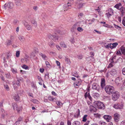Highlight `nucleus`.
I'll return each instance as SVG.
<instances>
[{"label": "nucleus", "instance_id": "a878e982", "mask_svg": "<svg viewBox=\"0 0 125 125\" xmlns=\"http://www.w3.org/2000/svg\"><path fill=\"white\" fill-rule=\"evenodd\" d=\"M81 123L80 122L78 121H75L72 123L73 125H80Z\"/></svg>", "mask_w": 125, "mask_h": 125}, {"label": "nucleus", "instance_id": "412c9836", "mask_svg": "<svg viewBox=\"0 0 125 125\" xmlns=\"http://www.w3.org/2000/svg\"><path fill=\"white\" fill-rule=\"evenodd\" d=\"M18 38L19 40L21 42H23L25 40V38L22 35H19Z\"/></svg>", "mask_w": 125, "mask_h": 125}, {"label": "nucleus", "instance_id": "a211bd4d", "mask_svg": "<svg viewBox=\"0 0 125 125\" xmlns=\"http://www.w3.org/2000/svg\"><path fill=\"white\" fill-rule=\"evenodd\" d=\"M80 115V111L79 109H78L76 112L75 113L74 115V117L75 118H77Z\"/></svg>", "mask_w": 125, "mask_h": 125}, {"label": "nucleus", "instance_id": "9b49d317", "mask_svg": "<svg viewBox=\"0 0 125 125\" xmlns=\"http://www.w3.org/2000/svg\"><path fill=\"white\" fill-rule=\"evenodd\" d=\"M104 119L108 122H110L111 121L112 117L110 115H104L103 116Z\"/></svg>", "mask_w": 125, "mask_h": 125}, {"label": "nucleus", "instance_id": "69168bd1", "mask_svg": "<svg viewBox=\"0 0 125 125\" xmlns=\"http://www.w3.org/2000/svg\"><path fill=\"white\" fill-rule=\"evenodd\" d=\"M122 24L125 26V18L123 19L122 21Z\"/></svg>", "mask_w": 125, "mask_h": 125}, {"label": "nucleus", "instance_id": "6e6552de", "mask_svg": "<svg viewBox=\"0 0 125 125\" xmlns=\"http://www.w3.org/2000/svg\"><path fill=\"white\" fill-rule=\"evenodd\" d=\"M96 104L98 108L103 109L104 108L105 106L102 102L99 101H97Z\"/></svg>", "mask_w": 125, "mask_h": 125}, {"label": "nucleus", "instance_id": "1a4fd4ad", "mask_svg": "<svg viewBox=\"0 0 125 125\" xmlns=\"http://www.w3.org/2000/svg\"><path fill=\"white\" fill-rule=\"evenodd\" d=\"M124 106L123 103H121V104H115L114 106V107L116 109H121L123 108Z\"/></svg>", "mask_w": 125, "mask_h": 125}, {"label": "nucleus", "instance_id": "aec40b11", "mask_svg": "<svg viewBox=\"0 0 125 125\" xmlns=\"http://www.w3.org/2000/svg\"><path fill=\"white\" fill-rule=\"evenodd\" d=\"M122 7V4L120 3L116 4L114 7L116 8L117 10H119L120 8Z\"/></svg>", "mask_w": 125, "mask_h": 125}, {"label": "nucleus", "instance_id": "79ce46f5", "mask_svg": "<svg viewBox=\"0 0 125 125\" xmlns=\"http://www.w3.org/2000/svg\"><path fill=\"white\" fill-rule=\"evenodd\" d=\"M114 25L115 28L118 29L119 30H120V29H121V27L118 26V25H115V24H114Z\"/></svg>", "mask_w": 125, "mask_h": 125}, {"label": "nucleus", "instance_id": "5fc2aeb1", "mask_svg": "<svg viewBox=\"0 0 125 125\" xmlns=\"http://www.w3.org/2000/svg\"><path fill=\"white\" fill-rule=\"evenodd\" d=\"M31 101L34 103H37L38 102L37 100L34 99H32Z\"/></svg>", "mask_w": 125, "mask_h": 125}, {"label": "nucleus", "instance_id": "4468645a", "mask_svg": "<svg viewBox=\"0 0 125 125\" xmlns=\"http://www.w3.org/2000/svg\"><path fill=\"white\" fill-rule=\"evenodd\" d=\"M92 88L93 89L96 90L98 91H99V87L97 83H94L92 85Z\"/></svg>", "mask_w": 125, "mask_h": 125}, {"label": "nucleus", "instance_id": "ea45409f", "mask_svg": "<svg viewBox=\"0 0 125 125\" xmlns=\"http://www.w3.org/2000/svg\"><path fill=\"white\" fill-rule=\"evenodd\" d=\"M45 77L47 79H49V74L48 73H45Z\"/></svg>", "mask_w": 125, "mask_h": 125}, {"label": "nucleus", "instance_id": "cd10ccee", "mask_svg": "<svg viewBox=\"0 0 125 125\" xmlns=\"http://www.w3.org/2000/svg\"><path fill=\"white\" fill-rule=\"evenodd\" d=\"M12 106L13 108V109L15 110L17 109V106L16 104L15 103H13L12 104Z\"/></svg>", "mask_w": 125, "mask_h": 125}, {"label": "nucleus", "instance_id": "f8f14e48", "mask_svg": "<svg viewBox=\"0 0 125 125\" xmlns=\"http://www.w3.org/2000/svg\"><path fill=\"white\" fill-rule=\"evenodd\" d=\"M105 86V81L104 79L102 78L101 80V86L102 89H103Z\"/></svg>", "mask_w": 125, "mask_h": 125}, {"label": "nucleus", "instance_id": "72a5a7b5", "mask_svg": "<svg viewBox=\"0 0 125 125\" xmlns=\"http://www.w3.org/2000/svg\"><path fill=\"white\" fill-rule=\"evenodd\" d=\"M77 30L78 31L81 32L83 31V29L81 27L79 26V27L77 28Z\"/></svg>", "mask_w": 125, "mask_h": 125}, {"label": "nucleus", "instance_id": "dca6fc26", "mask_svg": "<svg viewBox=\"0 0 125 125\" xmlns=\"http://www.w3.org/2000/svg\"><path fill=\"white\" fill-rule=\"evenodd\" d=\"M71 6V4L69 3H67L64 4L63 6L64 11H65L66 10H67L70 9V8L69 7Z\"/></svg>", "mask_w": 125, "mask_h": 125}, {"label": "nucleus", "instance_id": "3c124183", "mask_svg": "<svg viewBox=\"0 0 125 125\" xmlns=\"http://www.w3.org/2000/svg\"><path fill=\"white\" fill-rule=\"evenodd\" d=\"M116 57V56H113L111 59V61H112V62H114V59H115Z\"/></svg>", "mask_w": 125, "mask_h": 125}, {"label": "nucleus", "instance_id": "393cba45", "mask_svg": "<svg viewBox=\"0 0 125 125\" xmlns=\"http://www.w3.org/2000/svg\"><path fill=\"white\" fill-rule=\"evenodd\" d=\"M56 103L59 106H60L62 105V103L60 101H56Z\"/></svg>", "mask_w": 125, "mask_h": 125}, {"label": "nucleus", "instance_id": "c03bdc74", "mask_svg": "<svg viewBox=\"0 0 125 125\" xmlns=\"http://www.w3.org/2000/svg\"><path fill=\"white\" fill-rule=\"evenodd\" d=\"M103 26L104 27H106L111 28L112 27V26H111L110 25H109L107 24H105V25H104Z\"/></svg>", "mask_w": 125, "mask_h": 125}, {"label": "nucleus", "instance_id": "0e129e2a", "mask_svg": "<svg viewBox=\"0 0 125 125\" xmlns=\"http://www.w3.org/2000/svg\"><path fill=\"white\" fill-rule=\"evenodd\" d=\"M90 54L91 55V57H93L94 56V52H91Z\"/></svg>", "mask_w": 125, "mask_h": 125}, {"label": "nucleus", "instance_id": "5701e85b", "mask_svg": "<svg viewBox=\"0 0 125 125\" xmlns=\"http://www.w3.org/2000/svg\"><path fill=\"white\" fill-rule=\"evenodd\" d=\"M39 55L42 57V58L44 60H45L47 59V56L45 54H43L42 53H41L39 54Z\"/></svg>", "mask_w": 125, "mask_h": 125}, {"label": "nucleus", "instance_id": "37998d69", "mask_svg": "<svg viewBox=\"0 0 125 125\" xmlns=\"http://www.w3.org/2000/svg\"><path fill=\"white\" fill-rule=\"evenodd\" d=\"M60 45L61 47H65L66 46L63 42H61L60 43Z\"/></svg>", "mask_w": 125, "mask_h": 125}, {"label": "nucleus", "instance_id": "c9c22d12", "mask_svg": "<svg viewBox=\"0 0 125 125\" xmlns=\"http://www.w3.org/2000/svg\"><path fill=\"white\" fill-rule=\"evenodd\" d=\"M111 62L108 65L107 67V68H111V67H112L113 66V63L114 62H112V61H111Z\"/></svg>", "mask_w": 125, "mask_h": 125}, {"label": "nucleus", "instance_id": "4c0bfd02", "mask_svg": "<svg viewBox=\"0 0 125 125\" xmlns=\"http://www.w3.org/2000/svg\"><path fill=\"white\" fill-rule=\"evenodd\" d=\"M87 116V115H85L83 117V122H85L86 120V117Z\"/></svg>", "mask_w": 125, "mask_h": 125}, {"label": "nucleus", "instance_id": "09e8293b", "mask_svg": "<svg viewBox=\"0 0 125 125\" xmlns=\"http://www.w3.org/2000/svg\"><path fill=\"white\" fill-rule=\"evenodd\" d=\"M45 63L47 67H49V66H50L49 62L48 61H45Z\"/></svg>", "mask_w": 125, "mask_h": 125}, {"label": "nucleus", "instance_id": "ddd939ff", "mask_svg": "<svg viewBox=\"0 0 125 125\" xmlns=\"http://www.w3.org/2000/svg\"><path fill=\"white\" fill-rule=\"evenodd\" d=\"M114 119L116 122H118L119 120V115L117 113H116L114 114Z\"/></svg>", "mask_w": 125, "mask_h": 125}, {"label": "nucleus", "instance_id": "c85d7f7f", "mask_svg": "<svg viewBox=\"0 0 125 125\" xmlns=\"http://www.w3.org/2000/svg\"><path fill=\"white\" fill-rule=\"evenodd\" d=\"M21 0H16L15 3L16 4V5L19 6L21 4Z\"/></svg>", "mask_w": 125, "mask_h": 125}, {"label": "nucleus", "instance_id": "de8ad7c7", "mask_svg": "<svg viewBox=\"0 0 125 125\" xmlns=\"http://www.w3.org/2000/svg\"><path fill=\"white\" fill-rule=\"evenodd\" d=\"M20 54V52L19 51H17L16 52V56L17 57H19Z\"/></svg>", "mask_w": 125, "mask_h": 125}, {"label": "nucleus", "instance_id": "20e7f679", "mask_svg": "<svg viewBox=\"0 0 125 125\" xmlns=\"http://www.w3.org/2000/svg\"><path fill=\"white\" fill-rule=\"evenodd\" d=\"M106 14L108 18H109V17L113 15V10L111 8H110L106 11Z\"/></svg>", "mask_w": 125, "mask_h": 125}, {"label": "nucleus", "instance_id": "9d476101", "mask_svg": "<svg viewBox=\"0 0 125 125\" xmlns=\"http://www.w3.org/2000/svg\"><path fill=\"white\" fill-rule=\"evenodd\" d=\"M83 5V4L81 0H78L76 2L75 6L77 7L79 9L82 8Z\"/></svg>", "mask_w": 125, "mask_h": 125}, {"label": "nucleus", "instance_id": "a19ab883", "mask_svg": "<svg viewBox=\"0 0 125 125\" xmlns=\"http://www.w3.org/2000/svg\"><path fill=\"white\" fill-rule=\"evenodd\" d=\"M49 45L50 46H55V45L52 42H50L49 43Z\"/></svg>", "mask_w": 125, "mask_h": 125}, {"label": "nucleus", "instance_id": "2f4dec72", "mask_svg": "<svg viewBox=\"0 0 125 125\" xmlns=\"http://www.w3.org/2000/svg\"><path fill=\"white\" fill-rule=\"evenodd\" d=\"M11 43V41L10 40H7L5 43L8 46L10 45Z\"/></svg>", "mask_w": 125, "mask_h": 125}, {"label": "nucleus", "instance_id": "c756f323", "mask_svg": "<svg viewBox=\"0 0 125 125\" xmlns=\"http://www.w3.org/2000/svg\"><path fill=\"white\" fill-rule=\"evenodd\" d=\"M5 75L6 77L8 79L10 78V73L9 72H6L5 73Z\"/></svg>", "mask_w": 125, "mask_h": 125}, {"label": "nucleus", "instance_id": "4be33fe9", "mask_svg": "<svg viewBox=\"0 0 125 125\" xmlns=\"http://www.w3.org/2000/svg\"><path fill=\"white\" fill-rule=\"evenodd\" d=\"M12 97L16 101H17L19 100V97L18 94H15L12 95Z\"/></svg>", "mask_w": 125, "mask_h": 125}, {"label": "nucleus", "instance_id": "338daca9", "mask_svg": "<svg viewBox=\"0 0 125 125\" xmlns=\"http://www.w3.org/2000/svg\"><path fill=\"white\" fill-rule=\"evenodd\" d=\"M20 82L19 80H17L16 82V84L18 85H20Z\"/></svg>", "mask_w": 125, "mask_h": 125}, {"label": "nucleus", "instance_id": "49530a36", "mask_svg": "<svg viewBox=\"0 0 125 125\" xmlns=\"http://www.w3.org/2000/svg\"><path fill=\"white\" fill-rule=\"evenodd\" d=\"M116 54L117 55L119 56H121L122 55L121 52L120 51H117Z\"/></svg>", "mask_w": 125, "mask_h": 125}, {"label": "nucleus", "instance_id": "a18cd8bd", "mask_svg": "<svg viewBox=\"0 0 125 125\" xmlns=\"http://www.w3.org/2000/svg\"><path fill=\"white\" fill-rule=\"evenodd\" d=\"M87 97L90 100L92 101V97L90 96V93H88L87 95Z\"/></svg>", "mask_w": 125, "mask_h": 125}, {"label": "nucleus", "instance_id": "f257e3e1", "mask_svg": "<svg viewBox=\"0 0 125 125\" xmlns=\"http://www.w3.org/2000/svg\"><path fill=\"white\" fill-rule=\"evenodd\" d=\"M104 90L106 93L109 95L112 94L115 91L114 87L110 85L106 86L104 88Z\"/></svg>", "mask_w": 125, "mask_h": 125}, {"label": "nucleus", "instance_id": "f3484780", "mask_svg": "<svg viewBox=\"0 0 125 125\" xmlns=\"http://www.w3.org/2000/svg\"><path fill=\"white\" fill-rule=\"evenodd\" d=\"M81 83V81L80 80H77L76 82H75L74 83V85L75 87H76V86H79L80 85Z\"/></svg>", "mask_w": 125, "mask_h": 125}, {"label": "nucleus", "instance_id": "052dcab7", "mask_svg": "<svg viewBox=\"0 0 125 125\" xmlns=\"http://www.w3.org/2000/svg\"><path fill=\"white\" fill-rule=\"evenodd\" d=\"M22 117H20L19 118L17 121H18L19 122H20L22 121Z\"/></svg>", "mask_w": 125, "mask_h": 125}, {"label": "nucleus", "instance_id": "39448f33", "mask_svg": "<svg viewBox=\"0 0 125 125\" xmlns=\"http://www.w3.org/2000/svg\"><path fill=\"white\" fill-rule=\"evenodd\" d=\"M47 36L50 39H52L54 41L58 40V37L57 35H53L51 34H48Z\"/></svg>", "mask_w": 125, "mask_h": 125}, {"label": "nucleus", "instance_id": "2eb2a0df", "mask_svg": "<svg viewBox=\"0 0 125 125\" xmlns=\"http://www.w3.org/2000/svg\"><path fill=\"white\" fill-rule=\"evenodd\" d=\"M90 111V112H95L97 110V109L94 106L91 105L89 106Z\"/></svg>", "mask_w": 125, "mask_h": 125}, {"label": "nucleus", "instance_id": "13d9d810", "mask_svg": "<svg viewBox=\"0 0 125 125\" xmlns=\"http://www.w3.org/2000/svg\"><path fill=\"white\" fill-rule=\"evenodd\" d=\"M67 125H71V122L69 120H68L67 121Z\"/></svg>", "mask_w": 125, "mask_h": 125}, {"label": "nucleus", "instance_id": "8fccbe9b", "mask_svg": "<svg viewBox=\"0 0 125 125\" xmlns=\"http://www.w3.org/2000/svg\"><path fill=\"white\" fill-rule=\"evenodd\" d=\"M94 115L95 116L98 117L99 118L101 116V115L98 113L94 114Z\"/></svg>", "mask_w": 125, "mask_h": 125}, {"label": "nucleus", "instance_id": "b1692460", "mask_svg": "<svg viewBox=\"0 0 125 125\" xmlns=\"http://www.w3.org/2000/svg\"><path fill=\"white\" fill-rule=\"evenodd\" d=\"M65 60L67 63L70 64L71 63L70 59L67 57H65Z\"/></svg>", "mask_w": 125, "mask_h": 125}, {"label": "nucleus", "instance_id": "58836bf2", "mask_svg": "<svg viewBox=\"0 0 125 125\" xmlns=\"http://www.w3.org/2000/svg\"><path fill=\"white\" fill-rule=\"evenodd\" d=\"M31 23L33 24L35 26H37L36 21L34 20H32L31 21Z\"/></svg>", "mask_w": 125, "mask_h": 125}, {"label": "nucleus", "instance_id": "423d86ee", "mask_svg": "<svg viewBox=\"0 0 125 125\" xmlns=\"http://www.w3.org/2000/svg\"><path fill=\"white\" fill-rule=\"evenodd\" d=\"M13 7V4L12 2H9L8 3H6L4 5V8L6 10L7 8H12Z\"/></svg>", "mask_w": 125, "mask_h": 125}, {"label": "nucleus", "instance_id": "4d7b16f0", "mask_svg": "<svg viewBox=\"0 0 125 125\" xmlns=\"http://www.w3.org/2000/svg\"><path fill=\"white\" fill-rule=\"evenodd\" d=\"M78 58L79 59H81L82 58V54H79L77 56Z\"/></svg>", "mask_w": 125, "mask_h": 125}, {"label": "nucleus", "instance_id": "f704fd0d", "mask_svg": "<svg viewBox=\"0 0 125 125\" xmlns=\"http://www.w3.org/2000/svg\"><path fill=\"white\" fill-rule=\"evenodd\" d=\"M73 75L74 77H77V78H78L79 77V76L77 74L76 72H75L74 73H73Z\"/></svg>", "mask_w": 125, "mask_h": 125}, {"label": "nucleus", "instance_id": "bb28decb", "mask_svg": "<svg viewBox=\"0 0 125 125\" xmlns=\"http://www.w3.org/2000/svg\"><path fill=\"white\" fill-rule=\"evenodd\" d=\"M24 25L27 30H30L31 29V27L28 23H25L24 24Z\"/></svg>", "mask_w": 125, "mask_h": 125}, {"label": "nucleus", "instance_id": "603ef678", "mask_svg": "<svg viewBox=\"0 0 125 125\" xmlns=\"http://www.w3.org/2000/svg\"><path fill=\"white\" fill-rule=\"evenodd\" d=\"M99 123L100 125H106V123L105 122H103V121H100Z\"/></svg>", "mask_w": 125, "mask_h": 125}, {"label": "nucleus", "instance_id": "7c9ffc66", "mask_svg": "<svg viewBox=\"0 0 125 125\" xmlns=\"http://www.w3.org/2000/svg\"><path fill=\"white\" fill-rule=\"evenodd\" d=\"M121 50L123 54L125 55V47H121Z\"/></svg>", "mask_w": 125, "mask_h": 125}, {"label": "nucleus", "instance_id": "680f3d73", "mask_svg": "<svg viewBox=\"0 0 125 125\" xmlns=\"http://www.w3.org/2000/svg\"><path fill=\"white\" fill-rule=\"evenodd\" d=\"M12 71L13 73H17V70H14L13 69H12Z\"/></svg>", "mask_w": 125, "mask_h": 125}, {"label": "nucleus", "instance_id": "6e6d98bb", "mask_svg": "<svg viewBox=\"0 0 125 125\" xmlns=\"http://www.w3.org/2000/svg\"><path fill=\"white\" fill-rule=\"evenodd\" d=\"M122 73L123 74L125 75V67L123 68L122 70Z\"/></svg>", "mask_w": 125, "mask_h": 125}, {"label": "nucleus", "instance_id": "774afa93", "mask_svg": "<svg viewBox=\"0 0 125 125\" xmlns=\"http://www.w3.org/2000/svg\"><path fill=\"white\" fill-rule=\"evenodd\" d=\"M120 125H125V120L123 121L121 123Z\"/></svg>", "mask_w": 125, "mask_h": 125}, {"label": "nucleus", "instance_id": "e433bc0d", "mask_svg": "<svg viewBox=\"0 0 125 125\" xmlns=\"http://www.w3.org/2000/svg\"><path fill=\"white\" fill-rule=\"evenodd\" d=\"M119 10H120V11H121V13L122 14H123L124 13V8L121 7L119 9Z\"/></svg>", "mask_w": 125, "mask_h": 125}, {"label": "nucleus", "instance_id": "7ed1b4c3", "mask_svg": "<svg viewBox=\"0 0 125 125\" xmlns=\"http://www.w3.org/2000/svg\"><path fill=\"white\" fill-rule=\"evenodd\" d=\"M81 21H80L77 22L75 23L71 28V31L72 32H73L74 31V30L76 29L77 27H79L81 26H82V25H81Z\"/></svg>", "mask_w": 125, "mask_h": 125}, {"label": "nucleus", "instance_id": "f03ea898", "mask_svg": "<svg viewBox=\"0 0 125 125\" xmlns=\"http://www.w3.org/2000/svg\"><path fill=\"white\" fill-rule=\"evenodd\" d=\"M112 94V99L114 101H116L119 97V93L117 91H114Z\"/></svg>", "mask_w": 125, "mask_h": 125}, {"label": "nucleus", "instance_id": "e2e57ef3", "mask_svg": "<svg viewBox=\"0 0 125 125\" xmlns=\"http://www.w3.org/2000/svg\"><path fill=\"white\" fill-rule=\"evenodd\" d=\"M27 60V58H25V59L23 58H22L21 59V62L22 63H23L24 62V60H25L26 61Z\"/></svg>", "mask_w": 125, "mask_h": 125}, {"label": "nucleus", "instance_id": "864d4df0", "mask_svg": "<svg viewBox=\"0 0 125 125\" xmlns=\"http://www.w3.org/2000/svg\"><path fill=\"white\" fill-rule=\"evenodd\" d=\"M118 44L117 43H114L112 44L113 46H111V47H116Z\"/></svg>", "mask_w": 125, "mask_h": 125}, {"label": "nucleus", "instance_id": "bf43d9fd", "mask_svg": "<svg viewBox=\"0 0 125 125\" xmlns=\"http://www.w3.org/2000/svg\"><path fill=\"white\" fill-rule=\"evenodd\" d=\"M5 88V89H7V91H9V88L8 86L7 85H4Z\"/></svg>", "mask_w": 125, "mask_h": 125}, {"label": "nucleus", "instance_id": "0eeeda50", "mask_svg": "<svg viewBox=\"0 0 125 125\" xmlns=\"http://www.w3.org/2000/svg\"><path fill=\"white\" fill-rule=\"evenodd\" d=\"M123 78L121 77H117L115 80V82L118 86H120L121 83L123 81Z\"/></svg>", "mask_w": 125, "mask_h": 125}, {"label": "nucleus", "instance_id": "473e14b6", "mask_svg": "<svg viewBox=\"0 0 125 125\" xmlns=\"http://www.w3.org/2000/svg\"><path fill=\"white\" fill-rule=\"evenodd\" d=\"M22 67L26 70H28L29 69V67L25 64L23 65L22 66Z\"/></svg>", "mask_w": 125, "mask_h": 125}, {"label": "nucleus", "instance_id": "6ab92c4d", "mask_svg": "<svg viewBox=\"0 0 125 125\" xmlns=\"http://www.w3.org/2000/svg\"><path fill=\"white\" fill-rule=\"evenodd\" d=\"M110 74L113 76L116 74L117 73L115 69H112L110 71Z\"/></svg>", "mask_w": 125, "mask_h": 125}]
</instances>
